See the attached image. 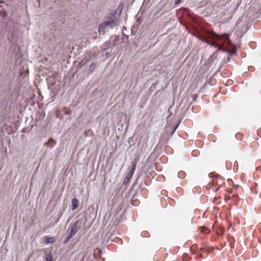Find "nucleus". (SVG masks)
Here are the masks:
<instances>
[{
  "label": "nucleus",
  "mask_w": 261,
  "mask_h": 261,
  "mask_svg": "<svg viewBox=\"0 0 261 261\" xmlns=\"http://www.w3.org/2000/svg\"><path fill=\"white\" fill-rule=\"evenodd\" d=\"M178 126V124H176V125L173 127V130H172V132H171V135H172V134L175 132V130H176V129L177 128Z\"/></svg>",
  "instance_id": "11"
},
{
  "label": "nucleus",
  "mask_w": 261,
  "mask_h": 261,
  "mask_svg": "<svg viewBox=\"0 0 261 261\" xmlns=\"http://www.w3.org/2000/svg\"><path fill=\"white\" fill-rule=\"evenodd\" d=\"M72 203V210H75L79 206V202L77 199L74 198L72 199L71 201Z\"/></svg>",
  "instance_id": "5"
},
{
  "label": "nucleus",
  "mask_w": 261,
  "mask_h": 261,
  "mask_svg": "<svg viewBox=\"0 0 261 261\" xmlns=\"http://www.w3.org/2000/svg\"><path fill=\"white\" fill-rule=\"evenodd\" d=\"M84 223V220L80 219L70 225L68 229V231H70V232L69 235L67 237L65 241V243L68 242L69 240L72 238V237L76 233L78 229H79L82 227V225Z\"/></svg>",
  "instance_id": "3"
},
{
  "label": "nucleus",
  "mask_w": 261,
  "mask_h": 261,
  "mask_svg": "<svg viewBox=\"0 0 261 261\" xmlns=\"http://www.w3.org/2000/svg\"><path fill=\"white\" fill-rule=\"evenodd\" d=\"M45 260L46 261H53V256L51 252L46 254Z\"/></svg>",
  "instance_id": "7"
},
{
  "label": "nucleus",
  "mask_w": 261,
  "mask_h": 261,
  "mask_svg": "<svg viewBox=\"0 0 261 261\" xmlns=\"http://www.w3.org/2000/svg\"><path fill=\"white\" fill-rule=\"evenodd\" d=\"M181 0H175V4H178Z\"/></svg>",
  "instance_id": "13"
},
{
  "label": "nucleus",
  "mask_w": 261,
  "mask_h": 261,
  "mask_svg": "<svg viewBox=\"0 0 261 261\" xmlns=\"http://www.w3.org/2000/svg\"><path fill=\"white\" fill-rule=\"evenodd\" d=\"M118 22L117 18L115 16L108 18L106 21L101 23L98 27V31L100 33L105 34L106 30L113 29L117 25Z\"/></svg>",
  "instance_id": "2"
},
{
  "label": "nucleus",
  "mask_w": 261,
  "mask_h": 261,
  "mask_svg": "<svg viewBox=\"0 0 261 261\" xmlns=\"http://www.w3.org/2000/svg\"><path fill=\"white\" fill-rule=\"evenodd\" d=\"M55 141L53 139H50L47 142L45 143V144L49 147L50 148H53V146L55 145Z\"/></svg>",
  "instance_id": "6"
},
{
  "label": "nucleus",
  "mask_w": 261,
  "mask_h": 261,
  "mask_svg": "<svg viewBox=\"0 0 261 261\" xmlns=\"http://www.w3.org/2000/svg\"><path fill=\"white\" fill-rule=\"evenodd\" d=\"M138 160L135 159V161L132 163V168L129 170L128 172L127 173L126 176L125 177V179L123 181V184L126 185L130 180L131 178L133 176V175L134 173L135 170L136 169V165L137 164Z\"/></svg>",
  "instance_id": "4"
},
{
  "label": "nucleus",
  "mask_w": 261,
  "mask_h": 261,
  "mask_svg": "<svg viewBox=\"0 0 261 261\" xmlns=\"http://www.w3.org/2000/svg\"><path fill=\"white\" fill-rule=\"evenodd\" d=\"M96 64L95 63H91L89 68V71L92 72L94 70Z\"/></svg>",
  "instance_id": "10"
},
{
  "label": "nucleus",
  "mask_w": 261,
  "mask_h": 261,
  "mask_svg": "<svg viewBox=\"0 0 261 261\" xmlns=\"http://www.w3.org/2000/svg\"><path fill=\"white\" fill-rule=\"evenodd\" d=\"M236 52V50L232 51L230 54L232 55Z\"/></svg>",
  "instance_id": "14"
},
{
  "label": "nucleus",
  "mask_w": 261,
  "mask_h": 261,
  "mask_svg": "<svg viewBox=\"0 0 261 261\" xmlns=\"http://www.w3.org/2000/svg\"><path fill=\"white\" fill-rule=\"evenodd\" d=\"M40 1H41V0H38V2H39V4H40Z\"/></svg>",
  "instance_id": "15"
},
{
  "label": "nucleus",
  "mask_w": 261,
  "mask_h": 261,
  "mask_svg": "<svg viewBox=\"0 0 261 261\" xmlns=\"http://www.w3.org/2000/svg\"><path fill=\"white\" fill-rule=\"evenodd\" d=\"M217 48H218V50H223V51H227V49L226 48H224L223 47V45L222 44H219L218 43V46L216 47Z\"/></svg>",
  "instance_id": "9"
},
{
  "label": "nucleus",
  "mask_w": 261,
  "mask_h": 261,
  "mask_svg": "<svg viewBox=\"0 0 261 261\" xmlns=\"http://www.w3.org/2000/svg\"><path fill=\"white\" fill-rule=\"evenodd\" d=\"M210 38L215 42H210L209 45L215 47L218 46V43L216 42L222 41L224 44H226L227 46L231 44V41L229 39V36L227 34H224L222 35H218L215 33H213L210 35Z\"/></svg>",
  "instance_id": "1"
},
{
  "label": "nucleus",
  "mask_w": 261,
  "mask_h": 261,
  "mask_svg": "<svg viewBox=\"0 0 261 261\" xmlns=\"http://www.w3.org/2000/svg\"><path fill=\"white\" fill-rule=\"evenodd\" d=\"M45 241L46 243H52L54 242V238L53 237L47 238L46 237L45 238Z\"/></svg>",
  "instance_id": "8"
},
{
  "label": "nucleus",
  "mask_w": 261,
  "mask_h": 261,
  "mask_svg": "<svg viewBox=\"0 0 261 261\" xmlns=\"http://www.w3.org/2000/svg\"><path fill=\"white\" fill-rule=\"evenodd\" d=\"M202 41H203V42H205L206 43L209 44L210 43V41H208L207 39L206 38H202L201 39Z\"/></svg>",
  "instance_id": "12"
}]
</instances>
